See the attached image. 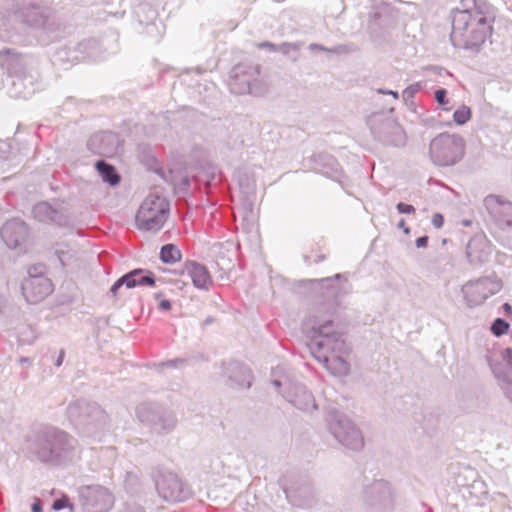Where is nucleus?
I'll return each mask as SVG.
<instances>
[{
  "label": "nucleus",
  "mask_w": 512,
  "mask_h": 512,
  "mask_svg": "<svg viewBox=\"0 0 512 512\" xmlns=\"http://www.w3.org/2000/svg\"><path fill=\"white\" fill-rule=\"evenodd\" d=\"M303 330L310 337V353L332 376L341 378L349 375L350 348L334 330L331 320L323 321L313 316L304 322Z\"/></svg>",
  "instance_id": "1"
},
{
  "label": "nucleus",
  "mask_w": 512,
  "mask_h": 512,
  "mask_svg": "<svg viewBox=\"0 0 512 512\" xmlns=\"http://www.w3.org/2000/svg\"><path fill=\"white\" fill-rule=\"evenodd\" d=\"M0 65L9 73L11 81L8 91L11 97L25 99L36 92L41 75L35 59L6 49L0 52Z\"/></svg>",
  "instance_id": "2"
},
{
  "label": "nucleus",
  "mask_w": 512,
  "mask_h": 512,
  "mask_svg": "<svg viewBox=\"0 0 512 512\" xmlns=\"http://www.w3.org/2000/svg\"><path fill=\"white\" fill-rule=\"evenodd\" d=\"M492 27L477 10H457L453 13L451 41L455 47L478 51L491 34Z\"/></svg>",
  "instance_id": "3"
},
{
  "label": "nucleus",
  "mask_w": 512,
  "mask_h": 512,
  "mask_svg": "<svg viewBox=\"0 0 512 512\" xmlns=\"http://www.w3.org/2000/svg\"><path fill=\"white\" fill-rule=\"evenodd\" d=\"M35 454L42 462L62 464L77 458L79 450L72 436L62 430L49 428L38 438Z\"/></svg>",
  "instance_id": "4"
},
{
  "label": "nucleus",
  "mask_w": 512,
  "mask_h": 512,
  "mask_svg": "<svg viewBox=\"0 0 512 512\" xmlns=\"http://www.w3.org/2000/svg\"><path fill=\"white\" fill-rule=\"evenodd\" d=\"M169 212L168 200L161 195L151 193L141 203L135 217V225L141 231L156 233L164 226Z\"/></svg>",
  "instance_id": "5"
},
{
  "label": "nucleus",
  "mask_w": 512,
  "mask_h": 512,
  "mask_svg": "<svg viewBox=\"0 0 512 512\" xmlns=\"http://www.w3.org/2000/svg\"><path fill=\"white\" fill-rule=\"evenodd\" d=\"M75 427L85 436L96 437L107 426V414L96 404L77 402L68 407Z\"/></svg>",
  "instance_id": "6"
},
{
  "label": "nucleus",
  "mask_w": 512,
  "mask_h": 512,
  "mask_svg": "<svg viewBox=\"0 0 512 512\" xmlns=\"http://www.w3.org/2000/svg\"><path fill=\"white\" fill-rule=\"evenodd\" d=\"M465 152V141L457 134L441 133L432 139L429 155L438 166H451L459 162Z\"/></svg>",
  "instance_id": "7"
},
{
  "label": "nucleus",
  "mask_w": 512,
  "mask_h": 512,
  "mask_svg": "<svg viewBox=\"0 0 512 512\" xmlns=\"http://www.w3.org/2000/svg\"><path fill=\"white\" fill-rule=\"evenodd\" d=\"M326 422L330 433L341 445L355 451L364 447L362 432L344 413L330 410L327 413Z\"/></svg>",
  "instance_id": "8"
},
{
  "label": "nucleus",
  "mask_w": 512,
  "mask_h": 512,
  "mask_svg": "<svg viewBox=\"0 0 512 512\" xmlns=\"http://www.w3.org/2000/svg\"><path fill=\"white\" fill-rule=\"evenodd\" d=\"M486 359L504 396L512 402V349L489 352Z\"/></svg>",
  "instance_id": "9"
},
{
  "label": "nucleus",
  "mask_w": 512,
  "mask_h": 512,
  "mask_svg": "<svg viewBox=\"0 0 512 512\" xmlns=\"http://www.w3.org/2000/svg\"><path fill=\"white\" fill-rule=\"evenodd\" d=\"M78 498L83 512H109L115 503L109 488L98 484L80 487Z\"/></svg>",
  "instance_id": "10"
},
{
  "label": "nucleus",
  "mask_w": 512,
  "mask_h": 512,
  "mask_svg": "<svg viewBox=\"0 0 512 512\" xmlns=\"http://www.w3.org/2000/svg\"><path fill=\"white\" fill-rule=\"evenodd\" d=\"M21 289L26 301L31 304H37L50 295L53 284L45 275V267L42 265L30 267L28 277L23 280Z\"/></svg>",
  "instance_id": "11"
},
{
  "label": "nucleus",
  "mask_w": 512,
  "mask_h": 512,
  "mask_svg": "<svg viewBox=\"0 0 512 512\" xmlns=\"http://www.w3.org/2000/svg\"><path fill=\"white\" fill-rule=\"evenodd\" d=\"M502 283L498 278L484 277L466 282L461 287L464 302L467 307L474 308L482 305L489 297L498 293Z\"/></svg>",
  "instance_id": "12"
},
{
  "label": "nucleus",
  "mask_w": 512,
  "mask_h": 512,
  "mask_svg": "<svg viewBox=\"0 0 512 512\" xmlns=\"http://www.w3.org/2000/svg\"><path fill=\"white\" fill-rule=\"evenodd\" d=\"M486 219L500 230L512 229V202L501 195L490 194L483 200Z\"/></svg>",
  "instance_id": "13"
},
{
  "label": "nucleus",
  "mask_w": 512,
  "mask_h": 512,
  "mask_svg": "<svg viewBox=\"0 0 512 512\" xmlns=\"http://www.w3.org/2000/svg\"><path fill=\"white\" fill-rule=\"evenodd\" d=\"M367 123L371 132L382 142L394 146L405 144L406 136L401 126L383 114L371 115Z\"/></svg>",
  "instance_id": "14"
},
{
  "label": "nucleus",
  "mask_w": 512,
  "mask_h": 512,
  "mask_svg": "<svg viewBox=\"0 0 512 512\" xmlns=\"http://www.w3.org/2000/svg\"><path fill=\"white\" fill-rule=\"evenodd\" d=\"M272 383L276 388L284 386L283 396L297 409L304 412H312L317 409L314 395L304 385L287 377L284 378V381L274 378Z\"/></svg>",
  "instance_id": "15"
},
{
  "label": "nucleus",
  "mask_w": 512,
  "mask_h": 512,
  "mask_svg": "<svg viewBox=\"0 0 512 512\" xmlns=\"http://www.w3.org/2000/svg\"><path fill=\"white\" fill-rule=\"evenodd\" d=\"M156 489L167 502H182L191 496L189 487L173 472L162 473L156 480Z\"/></svg>",
  "instance_id": "16"
},
{
  "label": "nucleus",
  "mask_w": 512,
  "mask_h": 512,
  "mask_svg": "<svg viewBox=\"0 0 512 512\" xmlns=\"http://www.w3.org/2000/svg\"><path fill=\"white\" fill-rule=\"evenodd\" d=\"M363 499L372 512H390L394 505L392 488L384 480L375 481L366 487Z\"/></svg>",
  "instance_id": "17"
},
{
  "label": "nucleus",
  "mask_w": 512,
  "mask_h": 512,
  "mask_svg": "<svg viewBox=\"0 0 512 512\" xmlns=\"http://www.w3.org/2000/svg\"><path fill=\"white\" fill-rule=\"evenodd\" d=\"M259 75L257 67L247 65L235 66L230 75L229 88L236 94L254 93V81Z\"/></svg>",
  "instance_id": "18"
},
{
  "label": "nucleus",
  "mask_w": 512,
  "mask_h": 512,
  "mask_svg": "<svg viewBox=\"0 0 512 512\" xmlns=\"http://www.w3.org/2000/svg\"><path fill=\"white\" fill-rule=\"evenodd\" d=\"M137 417L142 422L150 423L159 432H166L176 425V418L169 413L160 414L149 404H142L137 408Z\"/></svg>",
  "instance_id": "19"
},
{
  "label": "nucleus",
  "mask_w": 512,
  "mask_h": 512,
  "mask_svg": "<svg viewBox=\"0 0 512 512\" xmlns=\"http://www.w3.org/2000/svg\"><path fill=\"white\" fill-rule=\"evenodd\" d=\"M26 236L27 226L21 220L8 221L1 229V237L9 248H17L25 241Z\"/></svg>",
  "instance_id": "20"
},
{
  "label": "nucleus",
  "mask_w": 512,
  "mask_h": 512,
  "mask_svg": "<svg viewBox=\"0 0 512 512\" xmlns=\"http://www.w3.org/2000/svg\"><path fill=\"white\" fill-rule=\"evenodd\" d=\"M155 281L151 275H143V271L141 269H135L121 278H119L111 287L110 292L113 296H118V291L122 286H126L127 288H133L136 286H154Z\"/></svg>",
  "instance_id": "21"
},
{
  "label": "nucleus",
  "mask_w": 512,
  "mask_h": 512,
  "mask_svg": "<svg viewBox=\"0 0 512 512\" xmlns=\"http://www.w3.org/2000/svg\"><path fill=\"white\" fill-rule=\"evenodd\" d=\"M183 274L187 275L195 288L200 290H209L212 285V278L207 268L197 262H187L183 269Z\"/></svg>",
  "instance_id": "22"
},
{
  "label": "nucleus",
  "mask_w": 512,
  "mask_h": 512,
  "mask_svg": "<svg viewBox=\"0 0 512 512\" xmlns=\"http://www.w3.org/2000/svg\"><path fill=\"white\" fill-rule=\"evenodd\" d=\"M117 137L110 132L93 135L88 141V148L95 154L110 155L116 150Z\"/></svg>",
  "instance_id": "23"
},
{
  "label": "nucleus",
  "mask_w": 512,
  "mask_h": 512,
  "mask_svg": "<svg viewBox=\"0 0 512 512\" xmlns=\"http://www.w3.org/2000/svg\"><path fill=\"white\" fill-rule=\"evenodd\" d=\"M466 254L470 262H484L490 254L488 241L483 236L473 237L467 244Z\"/></svg>",
  "instance_id": "24"
},
{
  "label": "nucleus",
  "mask_w": 512,
  "mask_h": 512,
  "mask_svg": "<svg viewBox=\"0 0 512 512\" xmlns=\"http://www.w3.org/2000/svg\"><path fill=\"white\" fill-rule=\"evenodd\" d=\"M227 373L232 383L239 388H250L252 375L246 366L239 363H231L227 367Z\"/></svg>",
  "instance_id": "25"
},
{
  "label": "nucleus",
  "mask_w": 512,
  "mask_h": 512,
  "mask_svg": "<svg viewBox=\"0 0 512 512\" xmlns=\"http://www.w3.org/2000/svg\"><path fill=\"white\" fill-rule=\"evenodd\" d=\"M17 17L32 27H43L46 24L47 17L44 11L35 5L27 6L17 12Z\"/></svg>",
  "instance_id": "26"
},
{
  "label": "nucleus",
  "mask_w": 512,
  "mask_h": 512,
  "mask_svg": "<svg viewBox=\"0 0 512 512\" xmlns=\"http://www.w3.org/2000/svg\"><path fill=\"white\" fill-rule=\"evenodd\" d=\"M33 216L40 222H56L59 212L48 202L37 203L32 210Z\"/></svg>",
  "instance_id": "27"
},
{
  "label": "nucleus",
  "mask_w": 512,
  "mask_h": 512,
  "mask_svg": "<svg viewBox=\"0 0 512 512\" xmlns=\"http://www.w3.org/2000/svg\"><path fill=\"white\" fill-rule=\"evenodd\" d=\"M95 167L104 182L109 183L111 186L119 183L120 176L112 165L101 160L96 163Z\"/></svg>",
  "instance_id": "28"
},
{
  "label": "nucleus",
  "mask_w": 512,
  "mask_h": 512,
  "mask_svg": "<svg viewBox=\"0 0 512 512\" xmlns=\"http://www.w3.org/2000/svg\"><path fill=\"white\" fill-rule=\"evenodd\" d=\"M160 259L164 263H176L181 259V252L175 245L166 244L161 248Z\"/></svg>",
  "instance_id": "29"
},
{
  "label": "nucleus",
  "mask_w": 512,
  "mask_h": 512,
  "mask_svg": "<svg viewBox=\"0 0 512 512\" xmlns=\"http://www.w3.org/2000/svg\"><path fill=\"white\" fill-rule=\"evenodd\" d=\"M471 117H472L471 109L466 105L460 106L453 113V121L457 125H460V126L466 124L471 119Z\"/></svg>",
  "instance_id": "30"
},
{
  "label": "nucleus",
  "mask_w": 512,
  "mask_h": 512,
  "mask_svg": "<svg viewBox=\"0 0 512 512\" xmlns=\"http://www.w3.org/2000/svg\"><path fill=\"white\" fill-rule=\"evenodd\" d=\"M55 253L63 267L70 265L75 258V253L70 249L57 248Z\"/></svg>",
  "instance_id": "31"
},
{
  "label": "nucleus",
  "mask_w": 512,
  "mask_h": 512,
  "mask_svg": "<svg viewBox=\"0 0 512 512\" xmlns=\"http://www.w3.org/2000/svg\"><path fill=\"white\" fill-rule=\"evenodd\" d=\"M306 492H307L306 490H303V489H302V490H300V491L298 492V494H299V496H304V495H306ZM285 493H286V497H287L288 501H289L292 505H294V506L306 507V506H309V505H310V501H307V500L302 501V500H300V499L298 498V495H297V494H295V493H291V492H289V491H287V490H285Z\"/></svg>",
  "instance_id": "32"
},
{
  "label": "nucleus",
  "mask_w": 512,
  "mask_h": 512,
  "mask_svg": "<svg viewBox=\"0 0 512 512\" xmlns=\"http://www.w3.org/2000/svg\"><path fill=\"white\" fill-rule=\"evenodd\" d=\"M508 328H509V324L506 321H504L503 319L498 318L492 324L491 330L494 335L501 336L504 333H506Z\"/></svg>",
  "instance_id": "33"
},
{
  "label": "nucleus",
  "mask_w": 512,
  "mask_h": 512,
  "mask_svg": "<svg viewBox=\"0 0 512 512\" xmlns=\"http://www.w3.org/2000/svg\"><path fill=\"white\" fill-rule=\"evenodd\" d=\"M422 85L417 82L408 86L402 93V98L405 102H408L413 99L415 94L420 91Z\"/></svg>",
  "instance_id": "34"
},
{
  "label": "nucleus",
  "mask_w": 512,
  "mask_h": 512,
  "mask_svg": "<svg viewBox=\"0 0 512 512\" xmlns=\"http://www.w3.org/2000/svg\"><path fill=\"white\" fill-rule=\"evenodd\" d=\"M309 49L311 51H315V50H320V51H327V52H332V53H337V54H341V53H346L348 52V49L346 48V46L344 45H338L332 49H327L319 44H310L309 45Z\"/></svg>",
  "instance_id": "35"
},
{
  "label": "nucleus",
  "mask_w": 512,
  "mask_h": 512,
  "mask_svg": "<svg viewBox=\"0 0 512 512\" xmlns=\"http://www.w3.org/2000/svg\"><path fill=\"white\" fill-rule=\"evenodd\" d=\"M66 507H69L72 512L74 511L73 505L69 503V499L66 497L57 499L52 505V508L57 511Z\"/></svg>",
  "instance_id": "36"
},
{
  "label": "nucleus",
  "mask_w": 512,
  "mask_h": 512,
  "mask_svg": "<svg viewBox=\"0 0 512 512\" xmlns=\"http://www.w3.org/2000/svg\"><path fill=\"white\" fill-rule=\"evenodd\" d=\"M435 99L442 106L448 104L447 91L444 88L437 89L435 91Z\"/></svg>",
  "instance_id": "37"
},
{
  "label": "nucleus",
  "mask_w": 512,
  "mask_h": 512,
  "mask_svg": "<svg viewBox=\"0 0 512 512\" xmlns=\"http://www.w3.org/2000/svg\"><path fill=\"white\" fill-rule=\"evenodd\" d=\"M27 331L29 332L28 336H24L23 334L19 335V342L31 344L36 339L35 331L31 327H27Z\"/></svg>",
  "instance_id": "38"
},
{
  "label": "nucleus",
  "mask_w": 512,
  "mask_h": 512,
  "mask_svg": "<svg viewBox=\"0 0 512 512\" xmlns=\"http://www.w3.org/2000/svg\"><path fill=\"white\" fill-rule=\"evenodd\" d=\"M397 210L401 214H413L415 213V208L412 205L405 204V203H398L396 206Z\"/></svg>",
  "instance_id": "39"
},
{
  "label": "nucleus",
  "mask_w": 512,
  "mask_h": 512,
  "mask_svg": "<svg viewBox=\"0 0 512 512\" xmlns=\"http://www.w3.org/2000/svg\"><path fill=\"white\" fill-rule=\"evenodd\" d=\"M300 49L298 44L295 43H283L278 50L284 54H289L290 51H298Z\"/></svg>",
  "instance_id": "40"
},
{
  "label": "nucleus",
  "mask_w": 512,
  "mask_h": 512,
  "mask_svg": "<svg viewBox=\"0 0 512 512\" xmlns=\"http://www.w3.org/2000/svg\"><path fill=\"white\" fill-rule=\"evenodd\" d=\"M431 221H432L433 226L437 229L441 228L444 224V218L440 213H435L432 216Z\"/></svg>",
  "instance_id": "41"
},
{
  "label": "nucleus",
  "mask_w": 512,
  "mask_h": 512,
  "mask_svg": "<svg viewBox=\"0 0 512 512\" xmlns=\"http://www.w3.org/2000/svg\"><path fill=\"white\" fill-rule=\"evenodd\" d=\"M190 184V180L187 176H183L181 178V181L179 183H176V188L179 190V191H183L185 190Z\"/></svg>",
  "instance_id": "42"
},
{
  "label": "nucleus",
  "mask_w": 512,
  "mask_h": 512,
  "mask_svg": "<svg viewBox=\"0 0 512 512\" xmlns=\"http://www.w3.org/2000/svg\"><path fill=\"white\" fill-rule=\"evenodd\" d=\"M415 243L418 248H425L428 244V237L427 236L419 237L418 239H416Z\"/></svg>",
  "instance_id": "43"
},
{
  "label": "nucleus",
  "mask_w": 512,
  "mask_h": 512,
  "mask_svg": "<svg viewBox=\"0 0 512 512\" xmlns=\"http://www.w3.org/2000/svg\"><path fill=\"white\" fill-rule=\"evenodd\" d=\"M377 92H378V93H380V94H389V95H392V96H393V98H394L395 100H397V99L399 98V94H398V92H396V91L378 89V90H377Z\"/></svg>",
  "instance_id": "44"
},
{
  "label": "nucleus",
  "mask_w": 512,
  "mask_h": 512,
  "mask_svg": "<svg viewBox=\"0 0 512 512\" xmlns=\"http://www.w3.org/2000/svg\"><path fill=\"white\" fill-rule=\"evenodd\" d=\"M31 510H32V512H42V511H43V509H42V504H41L40 500H38V499H37V500L32 504V506H31Z\"/></svg>",
  "instance_id": "45"
},
{
  "label": "nucleus",
  "mask_w": 512,
  "mask_h": 512,
  "mask_svg": "<svg viewBox=\"0 0 512 512\" xmlns=\"http://www.w3.org/2000/svg\"><path fill=\"white\" fill-rule=\"evenodd\" d=\"M258 46H259V48H268V49H270L272 51H276L277 50L275 45L273 43H271V42H263V43L259 44Z\"/></svg>",
  "instance_id": "46"
},
{
  "label": "nucleus",
  "mask_w": 512,
  "mask_h": 512,
  "mask_svg": "<svg viewBox=\"0 0 512 512\" xmlns=\"http://www.w3.org/2000/svg\"><path fill=\"white\" fill-rule=\"evenodd\" d=\"M160 309L169 310L171 308V303L168 300H162L159 304Z\"/></svg>",
  "instance_id": "47"
},
{
  "label": "nucleus",
  "mask_w": 512,
  "mask_h": 512,
  "mask_svg": "<svg viewBox=\"0 0 512 512\" xmlns=\"http://www.w3.org/2000/svg\"><path fill=\"white\" fill-rule=\"evenodd\" d=\"M398 228L402 229L404 231V233L408 234L409 233V228L406 226L405 224V220L404 219H401L399 222H398Z\"/></svg>",
  "instance_id": "48"
},
{
  "label": "nucleus",
  "mask_w": 512,
  "mask_h": 512,
  "mask_svg": "<svg viewBox=\"0 0 512 512\" xmlns=\"http://www.w3.org/2000/svg\"><path fill=\"white\" fill-rule=\"evenodd\" d=\"M63 359H64V352H63V351H61V352H60V354H59V357H58V359H57V361H56V363H55V365H56L57 367L61 366V365H62V362H63Z\"/></svg>",
  "instance_id": "49"
},
{
  "label": "nucleus",
  "mask_w": 512,
  "mask_h": 512,
  "mask_svg": "<svg viewBox=\"0 0 512 512\" xmlns=\"http://www.w3.org/2000/svg\"><path fill=\"white\" fill-rule=\"evenodd\" d=\"M503 310L505 311V313L510 314L512 312V306L508 303H505L503 305Z\"/></svg>",
  "instance_id": "50"
},
{
  "label": "nucleus",
  "mask_w": 512,
  "mask_h": 512,
  "mask_svg": "<svg viewBox=\"0 0 512 512\" xmlns=\"http://www.w3.org/2000/svg\"><path fill=\"white\" fill-rule=\"evenodd\" d=\"M183 361L181 359L168 361L165 363L166 366H176V363H182Z\"/></svg>",
  "instance_id": "51"
},
{
  "label": "nucleus",
  "mask_w": 512,
  "mask_h": 512,
  "mask_svg": "<svg viewBox=\"0 0 512 512\" xmlns=\"http://www.w3.org/2000/svg\"><path fill=\"white\" fill-rule=\"evenodd\" d=\"M89 44H94V42H88V43H86V44H85V43H81V44L79 45V48H80L81 50H82V49H83V50H85V49H86V47H87Z\"/></svg>",
  "instance_id": "52"
},
{
  "label": "nucleus",
  "mask_w": 512,
  "mask_h": 512,
  "mask_svg": "<svg viewBox=\"0 0 512 512\" xmlns=\"http://www.w3.org/2000/svg\"><path fill=\"white\" fill-rule=\"evenodd\" d=\"M20 362H21V363H28V362H29V359H28V358H26V357H22V358H20Z\"/></svg>",
  "instance_id": "53"
},
{
  "label": "nucleus",
  "mask_w": 512,
  "mask_h": 512,
  "mask_svg": "<svg viewBox=\"0 0 512 512\" xmlns=\"http://www.w3.org/2000/svg\"><path fill=\"white\" fill-rule=\"evenodd\" d=\"M131 512H144V510L142 508H140V507H136Z\"/></svg>",
  "instance_id": "54"
},
{
  "label": "nucleus",
  "mask_w": 512,
  "mask_h": 512,
  "mask_svg": "<svg viewBox=\"0 0 512 512\" xmlns=\"http://www.w3.org/2000/svg\"><path fill=\"white\" fill-rule=\"evenodd\" d=\"M24 336H28L29 335V332L27 331V328H25V332L22 333Z\"/></svg>",
  "instance_id": "55"
}]
</instances>
